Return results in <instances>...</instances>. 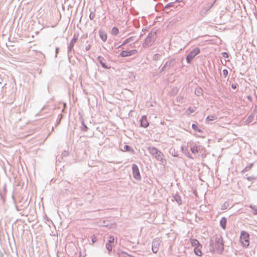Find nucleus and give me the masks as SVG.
Here are the masks:
<instances>
[{
	"label": "nucleus",
	"mask_w": 257,
	"mask_h": 257,
	"mask_svg": "<svg viewBox=\"0 0 257 257\" xmlns=\"http://www.w3.org/2000/svg\"><path fill=\"white\" fill-rule=\"evenodd\" d=\"M175 4V2L169 3L167 4L164 7V9H168L169 8L174 7Z\"/></svg>",
	"instance_id": "obj_34"
},
{
	"label": "nucleus",
	"mask_w": 257,
	"mask_h": 257,
	"mask_svg": "<svg viewBox=\"0 0 257 257\" xmlns=\"http://www.w3.org/2000/svg\"><path fill=\"white\" fill-rule=\"evenodd\" d=\"M182 152L189 159H193L194 158L191 156L188 151L187 148L185 146H182L181 147Z\"/></svg>",
	"instance_id": "obj_15"
},
{
	"label": "nucleus",
	"mask_w": 257,
	"mask_h": 257,
	"mask_svg": "<svg viewBox=\"0 0 257 257\" xmlns=\"http://www.w3.org/2000/svg\"><path fill=\"white\" fill-rule=\"evenodd\" d=\"M47 90L49 91V85L48 84L47 87Z\"/></svg>",
	"instance_id": "obj_53"
},
{
	"label": "nucleus",
	"mask_w": 257,
	"mask_h": 257,
	"mask_svg": "<svg viewBox=\"0 0 257 257\" xmlns=\"http://www.w3.org/2000/svg\"><path fill=\"white\" fill-rule=\"evenodd\" d=\"M136 41L135 40V37L132 36L126 39H125L122 43V45H125L127 43H131V42H135Z\"/></svg>",
	"instance_id": "obj_20"
},
{
	"label": "nucleus",
	"mask_w": 257,
	"mask_h": 257,
	"mask_svg": "<svg viewBox=\"0 0 257 257\" xmlns=\"http://www.w3.org/2000/svg\"><path fill=\"white\" fill-rule=\"evenodd\" d=\"M78 39V35L74 34L72 39L70 42L67 47V56L68 60L70 61L71 58L72 57L73 55L74 54L75 50L74 49V46L75 43L77 41Z\"/></svg>",
	"instance_id": "obj_4"
},
{
	"label": "nucleus",
	"mask_w": 257,
	"mask_h": 257,
	"mask_svg": "<svg viewBox=\"0 0 257 257\" xmlns=\"http://www.w3.org/2000/svg\"><path fill=\"white\" fill-rule=\"evenodd\" d=\"M222 73H223V75L224 77H226V76H227V75L228 74V71L227 69H224L223 70Z\"/></svg>",
	"instance_id": "obj_42"
},
{
	"label": "nucleus",
	"mask_w": 257,
	"mask_h": 257,
	"mask_svg": "<svg viewBox=\"0 0 257 257\" xmlns=\"http://www.w3.org/2000/svg\"><path fill=\"white\" fill-rule=\"evenodd\" d=\"M148 150L156 160L161 162L162 163H166V160L164 158L163 154L157 148L155 147H149L148 148Z\"/></svg>",
	"instance_id": "obj_3"
},
{
	"label": "nucleus",
	"mask_w": 257,
	"mask_h": 257,
	"mask_svg": "<svg viewBox=\"0 0 257 257\" xmlns=\"http://www.w3.org/2000/svg\"><path fill=\"white\" fill-rule=\"evenodd\" d=\"M169 153L173 157H179L178 153L174 149H170L169 150Z\"/></svg>",
	"instance_id": "obj_24"
},
{
	"label": "nucleus",
	"mask_w": 257,
	"mask_h": 257,
	"mask_svg": "<svg viewBox=\"0 0 257 257\" xmlns=\"http://www.w3.org/2000/svg\"><path fill=\"white\" fill-rule=\"evenodd\" d=\"M140 121L141 127L147 128L149 125V122L147 120V117L145 115H144L142 116Z\"/></svg>",
	"instance_id": "obj_12"
},
{
	"label": "nucleus",
	"mask_w": 257,
	"mask_h": 257,
	"mask_svg": "<svg viewBox=\"0 0 257 257\" xmlns=\"http://www.w3.org/2000/svg\"><path fill=\"white\" fill-rule=\"evenodd\" d=\"M161 56V54L157 53L154 55L153 59L155 61H158L160 59Z\"/></svg>",
	"instance_id": "obj_36"
},
{
	"label": "nucleus",
	"mask_w": 257,
	"mask_h": 257,
	"mask_svg": "<svg viewBox=\"0 0 257 257\" xmlns=\"http://www.w3.org/2000/svg\"><path fill=\"white\" fill-rule=\"evenodd\" d=\"M161 242V240L159 238H156L153 240L152 242V249L154 253H156L158 252Z\"/></svg>",
	"instance_id": "obj_8"
},
{
	"label": "nucleus",
	"mask_w": 257,
	"mask_h": 257,
	"mask_svg": "<svg viewBox=\"0 0 257 257\" xmlns=\"http://www.w3.org/2000/svg\"><path fill=\"white\" fill-rule=\"evenodd\" d=\"M249 207L253 210L254 215H257V208L254 205L250 204Z\"/></svg>",
	"instance_id": "obj_33"
},
{
	"label": "nucleus",
	"mask_w": 257,
	"mask_h": 257,
	"mask_svg": "<svg viewBox=\"0 0 257 257\" xmlns=\"http://www.w3.org/2000/svg\"><path fill=\"white\" fill-rule=\"evenodd\" d=\"M119 33V30L117 27H114L112 28L111 33L112 35L116 36Z\"/></svg>",
	"instance_id": "obj_28"
},
{
	"label": "nucleus",
	"mask_w": 257,
	"mask_h": 257,
	"mask_svg": "<svg viewBox=\"0 0 257 257\" xmlns=\"http://www.w3.org/2000/svg\"><path fill=\"white\" fill-rule=\"evenodd\" d=\"M46 219H47V221L50 220V219H49L47 216H46Z\"/></svg>",
	"instance_id": "obj_54"
},
{
	"label": "nucleus",
	"mask_w": 257,
	"mask_h": 257,
	"mask_svg": "<svg viewBox=\"0 0 257 257\" xmlns=\"http://www.w3.org/2000/svg\"><path fill=\"white\" fill-rule=\"evenodd\" d=\"M123 149L125 150V151L126 152H131V153H134V150L133 149V148L129 145H124V147H123Z\"/></svg>",
	"instance_id": "obj_26"
},
{
	"label": "nucleus",
	"mask_w": 257,
	"mask_h": 257,
	"mask_svg": "<svg viewBox=\"0 0 257 257\" xmlns=\"http://www.w3.org/2000/svg\"><path fill=\"white\" fill-rule=\"evenodd\" d=\"M247 99L249 101H252V97L250 96V95H248L247 96Z\"/></svg>",
	"instance_id": "obj_50"
},
{
	"label": "nucleus",
	"mask_w": 257,
	"mask_h": 257,
	"mask_svg": "<svg viewBox=\"0 0 257 257\" xmlns=\"http://www.w3.org/2000/svg\"><path fill=\"white\" fill-rule=\"evenodd\" d=\"M178 92V89L177 87H174L172 89V92L174 93V94H177Z\"/></svg>",
	"instance_id": "obj_48"
},
{
	"label": "nucleus",
	"mask_w": 257,
	"mask_h": 257,
	"mask_svg": "<svg viewBox=\"0 0 257 257\" xmlns=\"http://www.w3.org/2000/svg\"><path fill=\"white\" fill-rule=\"evenodd\" d=\"M16 208L18 211L19 210L17 206H16Z\"/></svg>",
	"instance_id": "obj_55"
},
{
	"label": "nucleus",
	"mask_w": 257,
	"mask_h": 257,
	"mask_svg": "<svg viewBox=\"0 0 257 257\" xmlns=\"http://www.w3.org/2000/svg\"><path fill=\"white\" fill-rule=\"evenodd\" d=\"M114 241V237L112 235H109L108 237V240L106 243L105 247L108 251V253L112 250V244Z\"/></svg>",
	"instance_id": "obj_10"
},
{
	"label": "nucleus",
	"mask_w": 257,
	"mask_h": 257,
	"mask_svg": "<svg viewBox=\"0 0 257 257\" xmlns=\"http://www.w3.org/2000/svg\"><path fill=\"white\" fill-rule=\"evenodd\" d=\"M91 47V45L90 44H88L85 47V51H87L90 49Z\"/></svg>",
	"instance_id": "obj_47"
},
{
	"label": "nucleus",
	"mask_w": 257,
	"mask_h": 257,
	"mask_svg": "<svg viewBox=\"0 0 257 257\" xmlns=\"http://www.w3.org/2000/svg\"><path fill=\"white\" fill-rule=\"evenodd\" d=\"M202 245L200 244L197 246H195L194 247V253L199 256H201L202 255V253L201 251Z\"/></svg>",
	"instance_id": "obj_16"
},
{
	"label": "nucleus",
	"mask_w": 257,
	"mask_h": 257,
	"mask_svg": "<svg viewBox=\"0 0 257 257\" xmlns=\"http://www.w3.org/2000/svg\"><path fill=\"white\" fill-rule=\"evenodd\" d=\"M59 49L58 47H57L56 48V50H55V53H56V55H55V57H56L57 56V54H58L59 53Z\"/></svg>",
	"instance_id": "obj_49"
},
{
	"label": "nucleus",
	"mask_w": 257,
	"mask_h": 257,
	"mask_svg": "<svg viewBox=\"0 0 257 257\" xmlns=\"http://www.w3.org/2000/svg\"><path fill=\"white\" fill-rule=\"evenodd\" d=\"M132 168L134 178L137 180H141V176L138 166L136 164H133Z\"/></svg>",
	"instance_id": "obj_7"
},
{
	"label": "nucleus",
	"mask_w": 257,
	"mask_h": 257,
	"mask_svg": "<svg viewBox=\"0 0 257 257\" xmlns=\"http://www.w3.org/2000/svg\"><path fill=\"white\" fill-rule=\"evenodd\" d=\"M157 29L153 28L148 34L142 44L144 48H148L154 44L157 38Z\"/></svg>",
	"instance_id": "obj_2"
},
{
	"label": "nucleus",
	"mask_w": 257,
	"mask_h": 257,
	"mask_svg": "<svg viewBox=\"0 0 257 257\" xmlns=\"http://www.w3.org/2000/svg\"><path fill=\"white\" fill-rule=\"evenodd\" d=\"M183 0H175V3H180L182 2Z\"/></svg>",
	"instance_id": "obj_51"
},
{
	"label": "nucleus",
	"mask_w": 257,
	"mask_h": 257,
	"mask_svg": "<svg viewBox=\"0 0 257 257\" xmlns=\"http://www.w3.org/2000/svg\"><path fill=\"white\" fill-rule=\"evenodd\" d=\"M97 241V238H96V237L95 236V235H93L92 236H91V241H92V244H93L95 242H96Z\"/></svg>",
	"instance_id": "obj_41"
},
{
	"label": "nucleus",
	"mask_w": 257,
	"mask_h": 257,
	"mask_svg": "<svg viewBox=\"0 0 257 257\" xmlns=\"http://www.w3.org/2000/svg\"><path fill=\"white\" fill-rule=\"evenodd\" d=\"M217 119V117L215 115H208L206 118L207 121H213Z\"/></svg>",
	"instance_id": "obj_31"
},
{
	"label": "nucleus",
	"mask_w": 257,
	"mask_h": 257,
	"mask_svg": "<svg viewBox=\"0 0 257 257\" xmlns=\"http://www.w3.org/2000/svg\"><path fill=\"white\" fill-rule=\"evenodd\" d=\"M221 55H222V57H223L224 58H229V54L225 52H222Z\"/></svg>",
	"instance_id": "obj_40"
},
{
	"label": "nucleus",
	"mask_w": 257,
	"mask_h": 257,
	"mask_svg": "<svg viewBox=\"0 0 257 257\" xmlns=\"http://www.w3.org/2000/svg\"><path fill=\"white\" fill-rule=\"evenodd\" d=\"M136 73L135 72H130L128 77L132 81H135L136 79Z\"/></svg>",
	"instance_id": "obj_29"
},
{
	"label": "nucleus",
	"mask_w": 257,
	"mask_h": 257,
	"mask_svg": "<svg viewBox=\"0 0 257 257\" xmlns=\"http://www.w3.org/2000/svg\"><path fill=\"white\" fill-rule=\"evenodd\" d=\"M255 116V114L251 113V114L248 116L247 119L245 121V122L246 123H249L252 122L254 120Z\"/></svg>",
	"instance_id": "obj_22"
},
{
	"label": "nucleus",
	"mask_w": 257,
	"mask_h": 257,
	"mask_svg": "<svg viewBox=\"0 0 257 257\" xmlns=\"http://www.w3.org/2000/svg\"><path fill=\"white\" fill-rule=\"evenodd\" d=\"M239 241L244 247H247L249 244V235L248 233L242 230L240 232Z\"/></svg>",
	"instance_id": "obj_5"
},
{
	"label": "nucleus",
	"mask_w": 257,
	"mask_h": 257,
	"mask_svg": "<svg viewBox=\"0 0 257 257\" xmlns=\"http://www.w3.org/2000/svg\"><path fill=\"white\" fill-rule=\"evenodd\" d=\"M122 46H123V45H122V44H121V45H119V46H118L117 47V49H119V48H121Z\"/></svg>",
	"instance_id": "obj_52"
},
{
	"label": "nucleus",
	"mask_w": 257,
	"mask_h": 257,
	"mask_svg": "<svg viewBox=\"0 0 257 257\" xmlns=\"http://www.w3.org/2000/svg\"><path fill=\"white\" fill-rule=\"evenodd\" d=\"M254 164L253 163H250L249 165L245 167L241 171L242 173H245L249 171L253 166Z\"/></svg>",
	"instance_id": "obj_25"
},
{
	"label": "nucleus",
	"mask_w": 257,
	"mask_h": 257,
	"mask_svg": "<svg viewBox=\"0 0 257 257\" xmlns=\"http://www.w3.org/2000/svg\"><path fill=\"white\" fill-rule=\"evenodd\" d=\"M192 129H193L194 131H195V132H198V133H202V132H203L202 130H201L200 128H199L197 126V124H195V123H192Z\"/></svg>",
	"instance_id": "obj_27"
},
{
	"label": "nucleus",
	"mask_w": 257,
	"mask_h": 257,
	"mask_svg": "<svg viewBox=\"0 0 257 257\" xmlns=\"http://www.w3.org/2000/svg\"><path fill=\"white\" fill-rule=\"evenodd\" d=\"M137 53L136 49L132 50L130 51L122 50L119 54V56L121 57H128L136 54Z\"/></svg>",
	"instance_id": "obj_9"
},
{
	"label": "nucleus",
	"mask_w": 257,
	"mask_h": 257,
	"mask_svg": "<svg viewBox=\"0 0 257 257\" xmlns=\"http://www.w3.org/2000/svg\"><path fill=\"white\" fill-rule=\"evenodd\" d=\"M190 243L192 246L195 247V246H197L200 244H201L199 241L195 238H191L190 239Z\"/></svg>",
	"instance_id": "obj_21"
},
{
	"label": "nucleus",
	"mask_w": 257,
	"mask_h": 257,
	"mask_svg": "<svg viewBox=\"0 0 257 257\" xmlns=\"http://www.w3.org/2000/svg\"><path fill=\"white\" fill-rule=\"evenodd\" d=\"M251 113L255 115L256 114V113H257V105H255L254 109Z\"/></svg>",
	"instance_id": "obj_43"
},
{
	"label": "nucleus",
	"mask_w": 257,
	"mask_h": 257,
	"mask_svg": "<svg viewBox=\"0 0 257 257\" xmlns=\"http://www.w3.org/2000/svg\"><path fill=\"white\" fill-rule=\"evenodd\" d=\"M112 224H111L110 225L108 223H107V222L105 221H104L103 222V226H105V227H108V228H111V226H112Z\"/></svg>",
	"instance_id": "obj_39"
},
{
	"label": "nucleus",
	"mask_w": 257,
	"mask_h": 257,
	"mask_svg": "<svg viewBox=\"0 0 257 257\" xmlns=\"http://www.w3.org/2000/svg\"><path fill=\"white\" fill-rule=\"evenodd\" d=\"M243 177L249 181H251L252 180L256 179V177L254 176H247V175H246L245 176H244Z\"/></svg>",
	"instance_id": "obj_35"
},
{
	"label": "nucleus",
	"mask_w": 257,
	"mask_h": 257,
	"mask_svg": "<svg viewBox=\"0 0 257 257\" xmlns=\"http://www.w3.org/2000/svg\"><path fill=\"white\" fill-rule=\"evenodd\" d=\"M200 53V49L198 47H195L192 49L186 56V60L188 64H190L193 59Z\"/></svg>",
	"instance_id": "obj_6"
},
{
	"label": "nucleus",
	"mask_w": 257,
	"mask_h": 257,
	"mask_svg": "<svg viewBox=\"0 0 257 257\" xmlns=\"http://www.w3.org/2000/svg\"><path fill=\"white\" fill-rule=\"evenodd\" d=\"M237 86L238 85L236 83H232L231 85V87L232 89H235Z\"/></svg>",
	"instance_id": "obj_44"
},
{
	"label": "nucleus",
	"mask_w": 257,
	"mask_h": 257,
	"mask_svg": "<svg viewBox=\"0 0 257 257\" xmlns=\"http://www.w3.org/2000/svg\"><path fill=\"white\" fill-rule=\"evenodd\" d=\"M97 61L99 63V64H100V65L101 66V67L104 68V69H109L110 68V67L108 66L105 63H104L103 62V61L104 60V59L103 57H102V56H98L97 57Z\"/></svg>",
	"instance_id": "obj_13"
},
{
	"label": "nucleus",
	"mask_w": 257,
	"mask_h": 257,
	"mask_svg": "<svg viewBox=\"0 0 257 257\" xmlns=\"http://www.w3.org/2000/svg\"><path fill=\"white\" fill-rule=\"evenodd\" d=\"M202 147L196 144L193 145L190 148V151L193 154H197L200 152Z\"/></svg>",
	"instance_id": "obj_14"
},
{
	"label": "nucleus",
	"mask_w": 257,
	"mask_h": 257,
	"mask_svg": "<svg viewBox=\"0 0 257 257\" xmlns=\"http://www.w3.org/2000/svg\"><path fill=\"white\" fill-rule=\"evenodd\" d=\"M229 206V203L227 201H225L221 206L220 209L222 210L226 209Z\"/></svg>",
	"instance_id": "obj_32"
},
{
	"label": "nucleus",
	"mask_w": 257,
	"mask_h": 257,
	"mask_svg": "<svg viewBox=\"0 0 257 257\" xmlns=\"http://www.w3.org/2000/svg\"><path fill=\"white\" fill-rule=\"evenodd\" d=\"M173 200L176 201L179 205L182 204L181 198L178 194H176L173 196Z\"/></svg>",
	"instance_id": "obj_19"
},
{
	"label": "nucleus",
	"mask_w": 257,
	"mask_h": 257,
	"mask_svg": "<svg viewBox=\"0 0 257 257\" xmlns=\"http://www.w3.org/2000/svg\"><path fill=\"white\" fill-rule=\"evenodd\" d=\"M98 33H99V37H100L101 40L103 42H105L107 40V36L106 33L105 32H104V31H102V30H99Z\"/></svg>",
	"instance_id": "obj_18"
},
{
	"label": "nucleus",
	"mask_w": 257,
	"mask_h": 257,
	"mask_svg": "<svg viewBox=\"0 0 257 257\" xmlns=\"http://www.w3.org/2000/svg\"><path fill=\"white\" fill-rule=\"evenodd\" d=\"M224 249V241L221 235L216 234L210 239L209 241V250L211 253L216 252L221 254Z\"/></svg>",
	"instance_id": "obj_1"
},
{
	"label": "nucleus",
	"mask_w": 257,
	"mask_h": 257,
	"mask_svg": "<svg viewBox=\"0 0 257 257\" xmlns=\"http://www.w3.org/2000/svg\"><path fill=\"white\" fill-rule=\"evenodd\" d=\"M81 126H80V130L82 132H86L88 131V127L87 126L86 124L84 122L83 119L81 121Z\"/></svg>",
	"instance_id": "obj_23"
},
{
	"label": "nucleus",
	"mask_w": 257,
	"mask_h": 257,
	"mask_svg": "<svg viewBox=\"0 0 257 257\" xmlns=\"http://www.w3.org/2000/svg\"><path fill=\"white\" fill-rule=\"evenodd\" d=\"M202 89L199 87L195 89V94L197 96H200L202 94Z\"/></svg>",
	"instance_id": "obj_30"
},
{
	"label": "nucleus",
	"mask_w": 257,
	"mask_h": 257,
	"mask_svg": "<svg viewBox=\"0 0 257 257\" xmlns=\"http://www.w3.org/2000/svg\"><path fill=\"white\" fill-rule=\"evenodd\" d=\"M95 16V13L93 12H91L89 14V18L90 20H93L94 19Z\"/></svg>",
	"instance_id": "obj_37"
},
{
	"label": "nucleus",
	"mask_w": 257,
	"mask_h": 257,
	"mask_svg": "<svg viewBox=\"0 0 257 257\" xmlns=\"http://www.w3.org/2000/svg\"><path fill=\"white\" fill-rule=\"evenodd\" d=\"M227 218L225 217H222L219 221L220 226L223 229H225L226 228Z\"/></svg>",
	"instance_id": "obj_17"
},
{
	"label": "nucleus",
	"mask_w": 257,
	"mask_h": 257,
	"mask_svg": "<svg viewBox=\"0 0 257 257\" xmlns=\"http://www.w3.org/2000/svg\"><path fill=\"white\" fill-rule=\"evenodd\" d=\"M174 60L170 59L168 60L159 71V73H162L166 69H169L174 65Z\"/></svg>",
	"instance_id": "obj_11"
},
{
	"label": "nucleus",
	"mask_w": 257,
	"mask_h": 257,
	"mask_svg": "<svg viewBox=\"0 0 257 257\" xmlns=\"http://www.w3.org/2000/svg\"><path fill=\"white\" fill-rule=\"evenodd\" d=\"M183 98L182 96H178L177 97V100L179 102H182V100H183Z\"/></svg>",
	"instance_id": "obj_46"
},
{
	"label": "nucleus",
	"mask_w": 257,
	"mask_h": 257,
	"mask_svg": "<svg viewBox=\"0 0 257 257\" xmlns=\"http://www.w3.org/2000/svg\"><path fill=\"white\" fill-rule=\"evenodd\" d=\"M69 155V153L68 151H64L63 152H62V155L64 157H67Z\"/></svg>",
	"instance_id": "obj_45"
},
{
	"label": "nucleus",
	"mask_w": 257,
	"mask_h": 257,
	"mask_svg": "<svg viewBox=\"0 0 257 257\" xmlns=\"http://www.w3.org/2000/svg\"><path fill=\"white\" fill-rule=\"evenodd\" d=\"M194 111H195V110H194V108H192V107H189V108L187 109V110H186V112H188V114H190V113H191L194 112Z\"/></svg>",
	"instance_id": "obj_38"
}]
</instances>
